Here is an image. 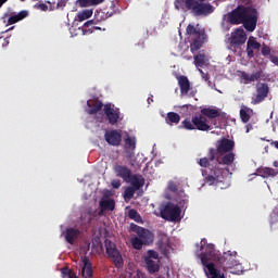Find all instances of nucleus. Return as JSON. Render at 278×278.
Segmentation results:
<instances>
[{
	"mask_svg": "<svg viewBox=\"0 0 278 278\" xmlns=\"http://www.w3.org/2000/svg\"><path fill=\"white\" fill-rule=\"evenodd\" d=\"M88 110L87 113L90 115L98 114L103 110V102L99 99H92L87 101Z\"/></svg>",
	"mask_w": 278,
	"mask_h": 278,
	"instance_id": "18",
	"label": "nucleus"
},
{
	"mask_svg": "<svg viewBox=\"0 0 278 278\" xmlns=\"http://www.w3.org/2000/svg\"><path fill=\"white\" fill-rule=\"evenodd\" d=\"M92 16V11L90 10H85L81 13L78 14V21H87V18H90Z\"/></svg>",
	"mask_w": 278,
	"mask_h": 278,
	"instance_id": "39",
	"label": "nucleus"
},
{
	"mask_svg": "<svg viewBox=\"0 0 278 278\" xmlns=\"http://www.w3.org/2000/svg\"><path fill=\"white\" fill-rule=\"evenodd\" d=\"M181 127L187 129V131H193L194 129H198V131H212V129H214L212 124H210V119L204 117L201 113L194 114L191 121L189 118L184 119Z\"/></svg>",
	"mask_w": 278,
	"mask_h": 278,
	"instance_id": "5",
	"label": "nucleus"
},
{
	"mask_svg": "<svg viewBox=\"0 0 278 278\" xmlns=\"http://www.w3.org/2000/svg\"><path fill=\"white\" fill-rule=\"evenodd\" d=\"M126 184H130L135 190H140V188H144V177L140 174H132Z\"/></svg>",
	"mask_w": 278,
	"mask_h": 278,
	"instance_id": "19",
	"label": "nucleus"
},
{
	"mask_svg": "<svg viewBox=\"0 0 278 278\" xmlns=\"http://www.w3.org/2000/svg\"><path fill=\"white\" fill-rule=\"evenodd\" d=\"M130 231H134V233H137V236L143 241L144 245L152 244L154 240L153 232H151L147 228H142L136 224H130Z\"/></svg>",
	"mask_w": 278,
	"mask_h": 278,
	"instance_id": "8",
	"label": "nucleus"
},
{
	"mask_svg": "<svg viewBox=\"0 0 278 278\" xmlns=\"http://www.w3.org/2000/svg\"><path fill=\"white\" fill-rule=\"evenodd\" d=\"M226 21L230 25H243L247 31H255L257 27V9L239 4L227 13Z\"/></svg>",
	"mask_w": 278,
	"mask_h": 278,
	"instance_id": "2",
	"label": "nucleus"
},
{
	"mask_svg": "<svg viewBox=\"0 0 278 278\" xmlns=\"http://www.w3.org/2000/svg\"><path fill=\"white\" fill-rule=\"evenodd\" d=\"M178 86L181 94H188L190 92V80L187 76L181 75L178 77Z\"/></svg>",
	"mask_w": 278,
	"mask_h": 278,
	"instance_id": "24",
	"label": "nucleus"
},
{
	"mask_svg": "<svg viewBox=\"0 0 278 278\" xmlns=\"http://www.w3.org/2000/svg\"><path fill=\"white\" fill-rule=\"evenodd\" d=\"M244 42H247V33L244 31V28L239 27L231 33L230 47H232V49H240Z\"/></svg>",
	"mask_w": 278,
	"mask_h": 278,
	"instance_id": "10",
	"label": "nucleus"
},
{
	"mask_svg": "<svg viewBox=\"0 0 278 278\" xmlns=\"http://www.w3.org/2000/svg\"><path fill=\"white\" fill-rule=\"evenodd\" d=\"M161 218L164 220H168L169 223H177V220H181V208L172 202H167L161 208Z\"/></svg>",
	"mask_w": 278,
	"mask_h": 278,
	"instance_id": "6",
	"label": "nucleus"
},
{
	"mask_svg": "<svg viewBox=\"0 0 278 278\" xmlns=\"http://www.w3.org/2000/svg\"><path fill=\"white\" fill-rule=\"evenodd\" d=\"M237 252H226L217 257V267L222 268L224 273L230 270L232 275H240L242 273V265L236 258Z\"/></svg>",
	"mask_w": 278,
	"mask_h": 278,
	"instance_id": "4",
	"label": "nucleus"
},
{
	"mask_svg": "<svg viewBox=\"0 0 278 278\" xmlns=\"http://www.w3.org/2000/svg\"><path fill=\"white\" fill-rule=\"evenodd\" d=\"M81 275L84 278H91L93 275L92 263L88 256L83 257Z\"/></svg>",
	"mask_w": 278,
	"mask_h": 278,
	"instance_id": "23",
	"label": "nucleus"
},
{
	"mask_svg": "<svg viewBox=\"0 0 278 278\" xmlns=\"http://www.w3.org/2000/svg\"><path fill=\"white\" fill-rule=\"evenodd\" d=\"M130 244L136 249V251H140L142 247H144V241L138 237H132L130 239Z\"/></svg>",
	"mask_w": 278,
	"mask_h": 278,
	"instance_id": "34",
	"label": "nucleus"
},
{
	"mask_svg": "<svg viewBox=\"0 0 278 278\" xmlns=\"http://www.w3.org/2000/svg\"><path fill=\"white\" fill-rule=\"evenodd\" d=\"M8 0H0V5H3V3H7Z\"/></svg>",
	"mask_w": 278,
	"mask_h": 278,
	"instance_id": "53",
	"label": "nucleus"
},
{
	"mask_svg": "<svg viewBox=\"0 0 278 278\" xmlns=\"http://www.w3.org/2000/svg\"><path fill=\"white\" fill-rule=\"evenodd\" d=\"M253 110L249 109V106H242L240 110V118L242 123H249L251 121V113Z\"/></svg>",
	"mask_w": 278,
	"mask_h": 278,
	"instance_id": "30",
	"label": "nucleus"
},
{
	"mask_svg": "<svg viewBox=\"0 0 278 278\" xmlns=\"http://www.w3.org/2000/svg\"><path fill=\"white\" fill-rule=\"evenodd\" d=\"M218 257H220V254L216 253L214 244H206L205 252L200 254L202 266L212 264V262H218Z\"/></svg>",
	"mask_w": 278,
	"mask_h": 278,
	"instance_id": "9",
	"label": "nucleus"
},
{
	"mask_svg": "<svg viewBox=\"0 0 278 278\" xmlns=\"http://www.w3.org/2000/svg\"><path fill=\"white\" fill-rule=\"evenodd\" d=\"M188 205V200H182V207H186Z\"/></svg>",
	"mask_w": 278,
	"mask_h": 278,
	"instance_id": "52",
	"label": "nucleus"
},
{
	"mask_svg": "<svg viewBox=\"0 0 278 278\" xmlns=\"http://www.w3.org/2000/svg\"><path fill=\"white\" fill-rule=\"evenodd\" d=\"M200 71V73H203V70H199Z\"/></svg>",
	"mask_w": 278,
	"mask_h": 278,
	"instance_id": "55",
	"label": "nucleus"
},
{
	"mask_svg": "<svg viewBox=\"0 0 278 278\" xmlns=\"http://www.w3.org/2000/svg\"><path fill=\"white\" fill-rule=\"evenodd\" d=\"M175 9L181 12H190L193 16H210L216 8L205 0H175Z\"/></svg>",
	"mask_w": 278,
	"mask_h": 278,
	"instance_id": "3",
	"label": "nucleus"
},
{
	"mask_svg": "<svg viewBox=\"0 0 278 278\" xmlns=\"http://www.w3.org/2000/svg\"><path fill=\"white\" fill-rule=\"evenodd\" d=\"M104 247H105L106 255H110L114 251L118 250L116 248V243L112 242L110 239H106L104 241Z\"/></svg>",
	"mask_w": 278,
	"mask_h": 278,
	"instance_id": "36",
	"label": "nucleus"
},
{
	"mask_svg": "<svg viewBox=\"0 0 278 278\" xmlns=\"http://www.w3.org/2000/svg\"><path fill=\"white\" fill-rule=\"evenodd\" d=\"M79 233L81 232L77 228H66L63 236L68 244H75V240L79 238Z\"/></svg>",
	"mask_w": 278,
	"mask_h": 278,
	"instance_id": "20",
	"label": "nucleus"
},
{
	"mask_svg": "<svg viewBox=\"0 0 278 278\" xmlns=\"http://www.w3.org/2000/svg\"><path fill=\"white\" fill-rule=\"evenodd\" d=\"M39 8H40L43 12H47V10H49V7H47V4H45V3L39 4Z\"/></svg>",
	"mask_w": 278,
	"mask_h": 278,
	"instance_id": "46",
	"label": "nucleus"
},
{
	"mask_svg": "<svg viewBox=\"0 0 278 278\" xmlns=\"http://www.w3.org/2000/svg\"><path fill=\"white\" fill-rule=\"evenodd\" d=\"M186 31L188 34V36H199L200 34H203L202 31L197 30V27H194V25L189 24L186 28Z\"/></svg>",
	"mask_w": 278,
	"mask_h": 278,
	"instance_id": "37",
	"label": "nucleus"
},
{
	"mask_svg": "<svg viewBox=\"0 0 278 278\" xmlns=\"http://www.w3.org/2000/svg\"><path fill=\"white\" fill-rule=\"evenodd\" d=\"M28 16H29V12L27 11H21L20 13L12 16L9 15L8 25H15V23H18L24 18H27Z\"/></svg>",
	"mask_w": 278,
	"mask_h": 278,
	"instance_id": "25",
	"label": "nucleus"
},
{
	"mask_svg": "<svg viewBox=\"0 0 278 278\" xmlns=\"http://www.w3.org/2000/svg\"><path fill=\"white\" fill-rule=\"evenodd\" d=\"M0 40H3V42L5 43H2V47H5V45H9L10 41H8V39L3 38V37H0Z\"/></svg>",
	"mask_w": 278,
	"mask_h": 278,
	"instance_id": "48",
	"label": "nucleus"
},
{
	"mask_svg": "<svg viewBox=\"0 0 278 278\" xmlns=\"http://www.w3.org/2000/svg\"><path fill=\"white\" fill-rule=\"evenodd\" d=\"M111 186L115 188V190H118V188H121V180H112Z\"/></svg>",
	"mask_w": 278,
	"mask_h": 278,
	"instance_id": "44",
	"label": "nucleus"
},
{
	"mask_svg": "<svg viewBox=\"0 0 278 278\" xmlns=\"http://www.w3.org/2000/svg\"><path fill=\"white\" fill-rule=\"evenodd\" d=\"M262 77V72H255L254 74H248L243 72L241 74V78L243 79L244 84H251L252 81H258Z\"/></svg>",
	"mask_w": 278,
	"mask_h": 278,
	"instance_id": "26",
	"label": "nucleus"
},
{
	"mask_svg": "<svg viewBox=\"0 0 278 278\" xmlns=\"http://www.w3.org/2000/svg\"><path fill=\"white\" fill-rule=\"evenodd\" d=\"M236 161V153L227 152L223 154H216L215 161L213 162V166L215 168H220V166H231Z\"/></svg>",
	"mask_w": 278,
	"mask_h": 278,
	"instance_id": "11",
	"label": "nucleus"
},
{
	"mask_svg": "<svg viewBox=\"0 0 278 278\" xmlns=\"http://www.w3.org/2000/svg\"><path fill=\"white\" fill-rule=\"evenodd\" d=\"M203 266L208 278H225V271L223 270V267H218L217 262L207 263Z\"/></svg>",
	"mask_w": 278,
	"mask_h": 278,
	"instance_id": "16",
	"label": "nucleus"
},
{
	"mask_svg": "<svg viewBox=\"0 0 278 278\" xmlns=\"http://www.w3.org/2000/svg\"><path fill=\"white\" fill-rule=\"evenodd\" d=\"M206 243H207V241H206L205 239H203V240L201 241V249H200L201 251H203V245L206 244Z\"/></svg>",
	"mask_w": 278,
	"mask_h": 278,
	"instance_id": "50",
	"label": "nucleus"
},
{
	"mask_svg": "<svg viewBox=\"0 0 278 278\" xmlns=\"http://www.w3.org/2000/svg\"><path fill=\"white\" fill-rule=\"evenodd\" d=\"M245 129H247V134H249V131H251V130L253 129V125L248 124V125L245 126Z\"/></svg>",
	"mask_w": 278,
	"mask_h": 278,
	"instance_id": "47",
	"label": "nucleus"
},
{
	"mask_svg": "<svg viewBox=\"0 0 278 278\" xmlns=\"http://www.w3.org/2000/svg\"><path fill=\"white\" fill-rule=\"evenodd\" d=\"M115 173L117 177H121L126 184L129 181V178L134 175L131 169L125 165H117L115 167Z\"/></svg>",
	"mask_w": 278,
	"mask_h": 278,
	"instance_id": "21",
	"label": "nucleus"
},
{
	"mask_svg": "<svg viewBox=\"0 0 278 278\" xmlns=\"http://www.w3.org/2000/svg\"><path fill=\"white\" fill-rule=\"evenodd\" d=\"M61 277L62 278H77V274L73 271V269L68 267L61 268Z\"/></svg>",
	"mask_w": 278,
	"mask_h": 278,
	"instance_id": "35",
	"label": "nucleus"
},
{
	"mask_svg": "<svg viewBox=\"0 0 278 278\" xmlns=\"http://www.w3.org/2000/svg\"><path fill=\"white\" fill-rule=\"evenodd\" d=\"M269 92H270V87H268V84L257 83L256 84V96L252 100V103L254 105H257V103H262V101L266 100V97H268Z\"/></svg>",
	"mask_w": 278,
	"mask_h": 278,
	"instance_id": "13",
	"label": "nucleus"
},
{
	"mask_svg": "<svg viewBox=\"0 0 278 278\" xmlns=\"http://www.w3.org/2000/svg\"><path fill=\"white\" fill-rule=\"evenodd\" d=\"M179 121H181V116L176 112H168L165 117L167 125H179Z\"/></svg>",
	"mask_w": 278,
	"mask_h": 278,
	"instance_id": "28",
	"label": "nucleus"
},
{
	"mask_svg": "<svg viewBox=\"0 0 278 278\" xmlns=\"http://www.w3.org/2000/svg\"><path fill=\"white\" fill-rule=\"evenodd\" d=\"M201 114L207 118V121H211V125L215 127V129H218V119L220 118V110L218 109H212V108H203L201 109Z\"/></svg>",
	"mask_w": 278,
	"mask_h": 278,
	"instance_id": "15",
	"label": "nucleus"
},
{
	"mask_svg": "<svg viewBox=\"0 0 278 278\" xmlns=\"http://www.w3.org/2000/svg\"><path fill=\"white\" fill-rule=\"evenodd\" d=\"M84 27H89L91 31H94V29L101 31V27L97 26L93 20L86 22Z\"/></svg>",
	"mask_w": 278,
	"mask_h": 278,
	"instance_id": "40",
	"label": "nucleus"
},
{
	"mask_svg": "<svg viewBox=\"0 0 278 278\" xmlns=\"http://www.w3.org/2000/svg\"><path fill=\"white\" fill-rule=\"evenodd\" d=\"M108 257H110L116 268H121L123 266V255H121V252L118 250H115L108 254Z\"/></svg>",
	"mask_w": 278,
	"mask_h": 278,
	"instance_id": "27",
	"label": "nucleus"
},
{
	"mask_svg": "<svg viewBox=\"0 0 278 278\" xmlns=\"http://www.w3.org/2000/svg\"><path fill=\"white\" fill-rule=\"evenodd\" d=\"M136 192H138V189H135L131 186L127 187L124 191V201H126V203H129V201L134 199V194H136Z\"/></svg>",
	"mask_w": 278,
	"mask_h": 278,
	"instance_id": "31",
	"label": "nucleus"
},
{
	"mask_svg": "<svg viewBox=\"0 0 278 278\" xmlns=\"http://www.w3.org/2000/svg\"><path fill=\"white\" fill-rule=\"evenodd\" d=\"M144 263L148 273L151 275H153V273L160 271V254L155 250H149L147 252Z\"/></svg>",
	"mask_w": 278,
	"mask_h": 278,
	"instance_id": "7",
	"label": "nucleus"
},
{
	"mask_svg": "<svg viewBox=\"0 0 278 278\" xmlns=\"http://www.w3.org/2000/svg\"><path fill=\"white\" fill-rule=\"evenodd\" d=\"M223 1H227V0H223Z\"/></svg>",
	"mask_w": 278,
	"mask_h": 278,
	"instance_id": "57",
	"label": "nucleus"
},
{
	"mask_svg": "<svg viewBox=\"0 0 278 278\" xmlns=\"http://www.w3.org/2000/svg\"><path fill=\"white\" fill-rule=\"evenodd\" d=\"M262 55H270V47L264 45L261 49Z\"/></svg>",
	"mask_w": 278,
	"mask_h": 278,
	"instance_id": "43",
	"label": "nucleus"
},
{
	"mask_svg": "<svg viewBox=\"0 0 278 278\" xmlns=\"http://www.w3.org/2000/svg\"><path fill=\"white\" fill-rule=\"evenodd\" d=\"M128 217L136 223L140 222V214L134 208L128 211Z\"/></svg>",
	"mask_w": 278,
	"mask_h": 278,
	"instance_id": "38",
	"label": "nucleus"
},
{
	"mask_svg": "<svg viewBox=\"0 0 278 278\" xmlns=\"http://www.w3.org/2000/svg\"><path fill=\"white\" fill-rule=\"evenodd\" d=\"M80 8H90L92 0H78Z\"/></svg>",
	"mask_w": 278,
	"mask_h": 278,
	"instance_id": "42",
	"label": "nucleus"
},
{
	"mask_svg": "<svg viewBox=\"0 0 278 278\" xmlns=\"http://www.w3.org/2000/svg\"><path fill=\"white\" fill-rule=\"evenodd\" d=\"M103 112L106 116V121H109V125H116L121 119V109H116L110 103L104 105Z\"/></svg>",
	"mask_w": 278,
	"mask_h": 278,
	"instance_id": "12",
	"label": "nucleus"
},
{
	"mask_svg": "<svg viewBox=\"0 0 278 278\" xmlns=\"http://www.w3.org/2000/svg\"><path fill=\"white\" fill-rule=\"evenodd\" d=\"M125 142V149H128L129 151H136V137L127 136L124 139Z\"/></svg>",
	"mask_w": 278,
	"mask_h": 278,
	"instance_id": "32",
	"label": "nucleus"
},
{
	"mask_svg": "<svg viewBox=\"0 0 278 278\" xmlns=\"http://www.w3.org/2000/svg\"><path fill=\"white\" fill-rule=\"evenodd\" d=\"M151 103H153V96H151L150 98H148V104L151 105Z\"/></svg>",
	"mask_w": 278,
	"mask_h": 278,
	"instance_id": "51",
	"label": "nucleus"
},
{
	"mask_svg": "<svg viewBox=\"0 0 278 278\" xmlns=\"http://www.w3.org/2000/svg\"><path fill=\"white\" fill-rule=\"evenodd\" d=\"M262 49V43L257 42V39L255 37H249L247 42V53L248 58L251 60L255 58L254 51H260Z\"/></svg>",
	"mask_w": 278,
	"mask_h": 278,
	"instance_id": "17",
	"label": "nucleus"
},
{
	"mask_svg": "<svg viewBox=\"0 0 278 278\" xmlns=\"http://www.w3.org/2000/svg\"><path fill=\"white\" fill-rule=\"evenodd\" d=\"M169 189L172 190V192H177V186L175 185L169 186Z\"/></svg>",
	"mask_w": 278,
	"mask_h": 278,
	"instance_id": "49",
	"label": "nucleus"
},
{
	"mask_svg": "<svg viewBox=\"0 0 278 278\" xmlns=\"http://www.w3.org/2000/svg\"><path fill=\"white\" fill-rule=\"evenodd\" d=\"M274 166H275L276 168L278 167L277 161L274 162Z\"/></svg>",
	"mask_w": 278,
	"mask_h": 278,
	"instance_id": "54",
	"label": "nucleus"
},
{
	"mask_svg": "<svg viewBox=\"0 0 278 278\" xmlns=\"http://www.w3.org/2000/svg\"><path fill=\"white\" fill-rule=\"evenodd\" d=\"M100 207L102 212H105L106 210H109V212H114L116 202L113 199L102 200L100 201Z\"/></svg>",
	"mask_w": 278,
	"mask_h": 278,
	"instance_id": "29",
	"label": "nucleus"
},
{
	"mask_svg": "<svg viewBox=\"0 0 278 278\" xmlns=\"http://www.w3.org/2000/svg\"><path fill=\"white\" fill-rule=\"evenodd\" d=\"M8 18H10V13H4L0 17V21H1L2 25H4L5 27H9V25H10V24H8Z\"/></svg>",
	"mask_w": 278,
	"mask_h": 278,
	"instance_id": "41",
	"label": "nucleus"
},
{
	"mask_svg": "<svg viewBox=\"0 0 278 278\" xmlns=\"http://www.w3.org/2000/svg\"><path fill=\"white\" fill-rule=\"evenodd\" d=\"M104 139L111 147H121V142H123V131L116 129L108 130L104 134Z\"/></svg>",
	"mask_w": 278,
	"mask_h": 278,
	"instance_id": "14",
	"label": "nucleus"
},
{
	"mask_svg": "<svg viewBox=\"0 0 278 278\" xmlns=\"http://www.w3.org/2000/svg\"><path fill=\"white\" fill-rule=\"evenodd\" d=\"M104 0H91V5H99L103 3Z\"/></svg>",
	"mask_w": 278,
	"mask_h": 278,
	"instance_id": "45",
	"label": "nucleus"
},
{
	"mask_svg": "<svg viewBox=\"0 0 278 278\" xmlns=\"http://www.w3.org/2000/svg\"><path fill=\"white\" fill-rule=\"evenodd\" d=\"M206 38H207V35H205V31L200 33L199 36L190 45L191 53H195V51H199V49L203 47V43L205 42Z\"/></svg>",
	"mask_w": 278,
	"mask_h": 278,
	"instance_id": "22",
	"label": "nucleus"
},
{
	"mask_svg": "<svg viewBox=\"0 0 278 278\" xmlns=\"http://www.w3.org/2000/svg\"><path fill=\"white\" fill-rule=\"evenodd\" d=\"M3 5L0 4V8H2Z\"/></svg>",
	"mask_w": 278,
	"mask_h": 278,
	"instance_id": "56",
	"label": "nucleus"
},
{
	"mask_svg": "<svg viewBox=\"0 0 278 278\" xmlns=\"http://www.w3.org/2000/svg\"><path fill=\"white\" fill-rule=\"evenodd\" d=\"M233 149H236V141L224 137L217 141L216 149L210 148L208 157H202L199 160L198 164L202 168H207L210 170L205 176L207 184H218L225 179V173L229 172V169L225 167H215L214 162L216 161V155L231 153Z\"/></svg>",
	"mask_w": 278,
	"mask_h": 278,
	"instance_id": "1",
	"label": "nucleus"
},
{
	"mask_svg": "<svg viewBox=\"0 0 278 278\" xmlns=\"http://www.w3.org/2000/svg\"><path fill=\"white\" fill-rule=\"evenodd\" d=\"M206 62H207V58L205 56V54L199 53L194 56V64L200 68H203Z\"/></svg>",
	"mask_w": 278,
	"mask_h": 278,
	"instance_id": "33",
	"label": "nucleus"
}]
</instances>
